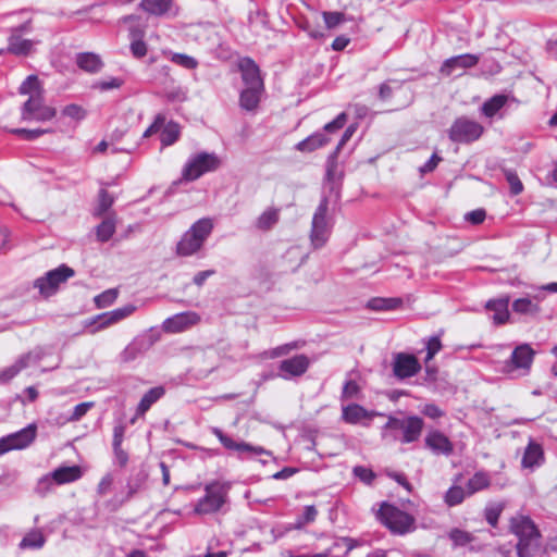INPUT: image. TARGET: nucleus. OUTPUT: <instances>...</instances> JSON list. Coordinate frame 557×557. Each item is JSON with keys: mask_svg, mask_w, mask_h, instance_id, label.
<instances>
[{"mask_svg": "<svg viewBox=\"0 0 557 557\" xmlns=\"http://www.w3.org/2000/svg\"><path fill=\"white\" fill-rule=\"evenodd\" d=\"M21 95H27L28 98H36L44 95L42 85L37 75H29L18 87Z\"/></svg>", "mask_w": 557, "mask_h": 557, "instance_id": "obj_32", "label": "nucleus"}, {"mask_svg": "<svg viewBox=\"0 0 557 557\" xmlns=\"http://www.w3.org/2000/svg\"><path fill=\"white\" fill-rule=\"evenodd\" d=\"M135 306L126 305L122 308H117L115 310L99 314L96 319V322L99 323L98 329H104L114 323L120 322L121 320L131 315L135 311Z\"/></svg>", "mask_w": 557, "mask_h": 557, "instance_id": "obj_23", "label": "nucleus"}, {"mask_svg": "<svg viewBox=\"0 0 557 557\" xmlns=\"http://www.w3.org/2000/svg\"><path fill=\"white\" fill-rule=\"evenodd\" d=\"M57 110L45 104L44 95L36 98H28L21 108V119L25 122H45L53 119Z\"/></svg>", "mask_w": 557, "mask_h": 557, "instance_id": "obj_11", "label": "nucleus"}, {"mask_svg": "<svg viewBox=\"0 0 557 557\" xmlns=\"http://www.w3.org/2000/svg\"><path fill=\"white\" fill-rule=\"evenodd\" d=\"M221 166V159L214 152H198L190 156L182 170V180L194 182Z\"/></svg>", "mask_w": 557, "mask_h": 557, "instance_id": "obj_6", "label": "nucleus"}, {"mask_svg": "<svg viewBox=\"0 0 557 557\" xmlns=\"http://www.w3.org/2000/svg\"><path fill=\"white\" fill-rule=\"evenodd\" d=\"M37 426L29 424L26 428L0 438V456L13 450L29 446L36 438Z\"/></svg>", "mask_w": 557, "mask_h": 557, "instance_id": "obj_13", "label": "nucleus"}, {"mask_svg": "<svg viewBox=\"0 0 557 557\" xmlns=\"http://www.w3.org/2000/svg\"><path fill=\"white\" fill-rule=\"evenodd\" d=\"M94 405L95 404L92 401H85V403H81V404L76 405L74 407L72 414L67 418V421L69 422L79 421L94 407Z\"/></svg>", "mask_w": 557, "mask_h": 557, "instance_id": "obj_53", "label": "nucleus"}, {"mask_svg": "<svg viewBox=\"0 0 557 557\" xmlns=\"http://www.w3.org/2000/svg\"><path fill=\"white\" fill-rule=\"evenodd\" d=\"M441 161L442 158L437 153H433L431 158L422 166H420V173L423 175L433 172Z\"/></svg>", "mask_w": 557, "mask_h": 557, "instance_id": "obj_61", "label": "nucleus"}, {"mask_svg": "<svg viewBox=\"0 0 557 557\" xmlns=\"http://www.w3.org/2000/svg\"><path fill=\"white\" fill-rule=\"evenodd\" d=\"M113 205V197L106 190L101 189L99 193V205L97 214H103Z\"/></svg>", "mask_w": 557, "mask_h": 557, "instance_id": "obj_56", "label": "nucleus"}, {"mask_svg": "<svg viewBox=\"0 0 557 557\" xmlns=\"http://www.w3.org/2000/svg\"><path fill=\"white\" fill-rule=\"evenodd\" d=\"M509 528L518 537V557H531L540 546L541 533L534 521L525 515L518 513L510 518Z\"/></svg>", "mask_w": 557, "mask_h": 557, "instance_id": "obj_1", "label": "nucleus"}, {"mask_svg": "<svg viewBox=\"0 0 557 557\" xmlns=\"http://www.w3.org/2000/svg\"><path fill=\"white\" fill-rule=\"evenodd\" d=\"M139 8L154 16L176 15L173 0H141Z\"/></svg>", "mask_w": 557, "mask_h": 557, "instance_id": "obj_22", "label": "nucleus"}, {"mask_svg": "<svg viewBox=\"0 0 557 557\" xmlns=\"http://www.w3.org/2000/svg\"><path fill=\"white\" fill-rule=\"evenodd\" d=\"M165 394V389L162 386H156L150 388L140 399L136 408V417L132 419V423L135 422L137 417H143L153 404L161 399Z\"/></svg>", "mask_w": 557, "mask_h": 557, "instance_id": "obj_26", "label": "nucleus"}, {"mask_svg": "<svg viewBox=\"0 0 557 557\" xmlns=\"http://www.w3.org/2000/svg\"><path fill=\"white\" fill-rule=\"evenodd\" d=\"M466 496H469L467 494V490H463L461 486L454 485L446 492L444 500L449 507H453L461 504Z\"/></svg>", "mask_w": 557, "mask_h": 557, "instance_id": "obj_40", "label": "nucleus"}, {"mask_svg": "<svg viewBox=\"0 0 557 557\" xmlns=\"http://www.w3.org/2000/svg\"><path fill=\"white\" fill-rule=\"evenodd\" d=\"M505 177H506L507 183L510 186V191L512 195L517 196L522 193L523 184L515 171L506 170Z\"/></svg>", "mask_w": 557, "mask_h": 557, "instance_id": "obj_48", "label": "nucleus"}, {"mask_svg": "<svg viewBox=\"0 0 557 557\" xmlns=\"http://www.w3.org/2000/svg\"><path fill=\"white\" fill-rule=\"evenodd\" d=\"M76 63L79 69L88 73H98L103 66L101 58L92 52L78 53Z\"/></svg>", "mask_w": 557, "mask_h": 557, "instance_id": "obj_28", "label": "nucleus"}, {"mask_svg": "<svg viewBox=\"0 0 557 557\" xmlns=\"http://www.w3.org/2000/svg\"><path fill=\"white\" fill-rule=\"evenodd\" d=\"M358 392H359V385L357 384V382H355L352 380L347 381L343 387L342 398L343 399L354 398L355 396H357Z\"/></svg>", "mask_w": 557, "mask_h": 557, "instance_id": "obj_59", "label": "nucleus"}, {"mask_svg": "<svg viewBox=\"0 0 557 557\" xmlns=\"http://www.w3.org/2000/svg\"><path fill=\"white\" fill-rule=\"evenodd\" d=\"M442 349V342L440 336H431L426 342V357L425 363L431 361L434 356Z\"/></svg>", "mask_w": 557, "mask_h": 557, "instance_id": "obj_54", "label": "nucleus"}, {"mask_svg": "<svg viewBox=\"0 0 557 557\" xmlns=\"http://www.w3.org/2000/svg\"><path fill=\"white\" fill-rule=\"evenodd\" d=\"M213 434L219 438L221 444L230 450H235L238 453V458H252L255 456L265 455L268 457L272 456L270 450L261 446H255L246 442H236L232 437L224 434L220 429L214 428Z\"/></svg>", "mask_w": 557, "mask_h": 557, "instance_id": "obj_12", "label": "nucleus"}, {"mask_svg": "<svg viewBox=\"0 0 557 557\" xmlns=\"http://www.w3.org/2000/svg\"><path fill=\"white\" fill-rule=\"evenodd\" d=\"M178 136L180 129L177 124L169 123L166 126L163 127L160 135L162 146L166 147L173 145L178 139Z\"/></svg>", "mask_w": 557, "mask_h": 557, "instance_id": "obj_41", "label": "nucleus"}, {"mask_svg": "<svg viewBox=\"0 0 557 557\" xmlns=\"http://www.w3.org/2000/svg\"><path fill=\"white\" fill-rule=\"evenodd\" d=\"M486 213L483 209H476L466 214V220L472 224H481L485 220Z\"/></svg>", "mask_w": 557, "mask_h": 557, "instance_id": "obj_63", "label": "nucleus"}, {"mask_svg": "<svg viewBox=\"0 0 557 557\" xmlns=\"http://www.w3.org/2000/svg\"><path fill=\"white\" fill-rule=\"evenodd\" d=\"M327 29H334L346 21L345 14L342 12H323L322 13Z\"/></svg>", "mask_w": 557, "mask_h": 557, "instance_id": "obj_45", "label": "nucleus"}, {"mask_svg": "<svg viewBox=\"0 0 557 557\" xmlns=\"http://www.w3.org/2000/svg\"><path fill=\"white\" fill-rule=\"evenodd\" d=\"M55 484H66L78 480L82 476V470L78 466L60 467L51 472Z\"/></svg>", "mask_w": 557, "mask_h": 557, "instance_id": "obj_31", "label": "nucleus"}, {"mask_svg": "<svg viewBox=\"0 0 557 557\" xmlns=\"http://www.w3.org/2000/svg\"><path fill=\"white\" fill-rule=\"evenodd\" d=\"M484 131L481 123L467 115H461L453 121L447 135L453 143L468 145L479 140Z\"/></svg>", "mask_w": 557, "mask_h": 557, "instance_id": "obj_7", "label": "nucleus"}, {"mask_svg": "<svg viewBox=\"0 0 557 557\" xmlns=\"http://www.w3.org/2000/svg\"><path fill=\"white\" fill-rule=\"evenodd\" d=\"M213 231V221L210 218H202L196 221L181 237L175 247L180 257L197 255L205 246Z\"/></svg>", "mask_w": 557, "mask_h": 557, "instance_id": "obj_2", "label": "nucleus"}, {"mask_svg": "<svg viewBox=\"0 0 557 557\" xmlns=\"http://www.w3.org/2000/svg\"><path fill=\"white\" fill-rule=\"evenodd\" d=\"M62 114L75 121H82L86 117L87 112L83 107L72 103L64 107Z\"/></svg>", "mask_w": 557, "mask_h": 557, "instance_id": "obj_49", "label": "nucleus"}, {"mask_svg": "<svg viewBox=\"0 0 557 557\" xmlns=\"http://www.w3.org/2000/svg\"><path fill=\"white\" fill-rule=\"evenodd\" d=\"M543 461V449L542 446L537 443L530 442L527 446L523 457H522V467L523 468H534L535 466H540Z\"/></svg>", "mask_w": 557, "mask_h": 557, "instance_id": "obj_30", "label": "nucleus"}, {"mask_svg": "<svg viewBox=\"0 0 557 557\" xmlns=\"http://www.w3.org/2000/svg\"><path fill=\"white\" fill-rule=\"evenodd\" d=\"M479 61L480 57L476 54L465 53L460 55H455L446 59L443 62L440 72L444 76H450L457 71H465L467 69L475 66L479 63Z\"/></svg>", "mask_w": 557, "mask_h": 557, "instance_id": "obj_18", "label": "nucleus"}, {"mask_svg": "<svg viewBox=\"0 0 557 557\" xmlns=\"http://www.w3.org/2000/svg\"><path fill=\"white\" fill-rule=\"evenodd\" d=\"M421 412L431 419H438L444 416V411L434 404H426Z\"/></svg>", "mask_w": 557, "mask_h": 557, "instance_id": "obj_62", "label": "nucleus"}, {"mask_svg": "<svg viewBox=\"0 0 557 557\" xmlns=\"http://www.w3.org/2000/svg\"><path fill=\"white\" fill-rule=\"evenodd\" d=\"M490 486V478L484 472H476L467 483V494L472 495Z\"/></svg>", "mask_w": 557, "mask_h": 557, "instance_id": "obj_37", "label": "nucleus"}, {"mask_svg": "<svg viewBox=\"0 0 557 557\" xmlns=\"http://www.w3.org/2000/svg\"><path fill=\"white\" fill-rule=\"evenodd\" d=\"M46 543L42 532L38 529L29 531L21 541L20 548L22 549H39Z\"/></svg>", "mask_w": 557, "mask_h": 557, "instance_id": "obj_34", "label": "nucleus"}, {"mask_svg": "<svg viewBox=\"0 0 557 557\" xmlns=\"http://www.w3.org/2000/svg\"><path fill=\"white\" fill-rule=\"evenodd\" d=\"M54 484L55 482L54 479L52 478V474H47L38 480L37 485L35 487V492L39 496L44 497L52 491Z\"/></svg>", "mask_w": 557, "mask_h": 557, "instance_id": "obj_47", "label": "nucleus"}, {"mask_svg": "<svg viewBox=\"0 0 557 557\" xmlns=\"http://www.w3.org/2000/svg\"><path fill=\"white\" fill-rule=\"evenodd\" d=\"M448 536L453 541L455 546H465V545L469 544L470 542H472V540H473V536L471 535V533L460 530V529H457V528L453 529L449 532Z\"/></svg>", "mask_w": 557, "mask_h": 557, "instance_id": "obj_43", "label": "nucleus"}, {"mask_svg": "<svg viewBox=\"0 0 557 557\" xmlns=\"http://www.w3.org/2000/svg\"><path fill=\"white\" fill-rule=\"evenodd\" d=\"M347 121L345 113L338 114L332 122L324 125L323 129L317 132L304 140L299 141L296 149L302 152H311L320 147L325 146L330 141L329 135L344 127Z\"/></svg>", "mask_w": 557, "mask_h": 557, "instance_id": "obj_8", "label": "nucleus"}, {"mask_svg": "<svg viewBox=\"0 0 557 557\" xmlns=\"http://www.w3.org/2000/svg\"><path fill=\"white\" fill-rule=\"evenodd\" d=\"M200 322L199 313L195 311H185L176 313L164 320L162 326L165 332L180 333Z\"/></svg>", "mask_w": 557, "mask_h": 557, "instance_id": "obj_17", "label": "nucleus"}, {"mask_svg": "<svg viewBox=\"0 0 557 557\" xmlns=\"http://www.w3.org/2000/svg\"><path fill=\"white\" fill-rule=\"evenodd\" d=\"M165 117L161 114L157 115L154 122L144 132L143 137L148 138L158 133L164 125Z\"/></svg>", "mask_w": 557, "mask_h": 557, "instance_id": "obj_60", "label": "nucleus"}, {"mask_svg": "<svg viewBox=\"0 0 557 557\" xmlns=\"http://www.w3.org/2000/svg\"><path fill=\"white\" fill-rule=\"evenodd\" d=\"M400 87V84L396 81H387L379 87V98L383 101L389 99L393 95L394 89Z\"/></svg>", "mask_w": 557, "mask_h": 557, "instance_id": "obj_55", "label": "nucleus"}, {"mask_svg": "<svg viewBox=\"0 0 557 557\" xmlns=\"http://www.w3.org/2000/svg\"><path fill=\"white\" fill-rule=\"evenodd\" d=\"M425 447L435 455L448 456L454 450V445L450 440L442 432L434 430L425 436Z\"/></svg>", "mask_w": 557, "mask_h": 557, "instance_id": "obj_21", "label": "nucleus"}, {"mask_svg": "<svg viewBox=\"0 0 557 557\" xmlns=\"http://www.w3.org/2000/svg\"><path fill=\"white\" fill-rule=\"evenodd\" d=\"M421 370L419 360L410 354L398 352L394 356L393 373L399 379H408L414 376Z\"/></svg>", "mask_w": 557, "mask_h": 557, "instance_id": "obj_15", "label": "nucleus"}, {"mask_svg": "<svg viewBox=\"0 0 557 557\" xmlns=\"http://www.w3.org/2000/svg\"><path fill=\"white\" fill-rule=\"evenodd\" d=\"M144 32L137 28H131V51L136 58H143L147 54V46L143 40Z\"/></svg>", "mask_w": 557, "mask_h": 557, "instance_id": "obj_36", "label": "nucleus"}, {"mask_svg": "<svg viewBox=\"0 0 557 557\" xmlns=\"http://www.w3.org/2000/svg\"><path fill=\"white\" fill-rule=\"evenodd\" d=\"M123 84V81L117 77H111L109 79L99 81L96 83L95 87L99 90L106 91L110 89L120 88Z\"/></svg>", "mask_w": 557, "mask_h": 557, "instance_id": "obj_58", "label": "nucleus"}, {"mask_svg": "<svg viewBox=\"0 0 557 557\" xmlns=\"http://www.w3.org/2000/svg\"><path fill=\"white\" fill-rule=\"evenodd\" d=\"M508 96L495 95L483 102V104L480 108V112L483 116L490 120H493L496 116L502 119L503 114L500 113V111L506 106Z\"/></svg>", "mask_w": 557, "mask_h": 557, "instance_id": "obj_25", "label": "nucleus"}, {"mask_svg": "<svg viewBox=\"0 0 557 557\" xmlns=\"http://www.w3.org/2000/svg\"><path fill=\"white\" fill-rule=\"evenodd\" d=\"M376 517L393 534L404 535L414 530V518L388 503L381 505Z\"/></svg>", "mask_w": 557, "mask_h": 557, "instance_id": "obj_5", "label": "nucleus"}, {"mask_svg": "<svg viewBox=\"0 0 557 557\" xmlns=\"http://www.w3.org/2000/svg\"><path fill=\"white\" fill-rule=\"evenodd\" d=\"M352 473L356 478H358L361 482H363L367 485H371L375 479V473L371 469L362 466H356L352 469Z\"/></svg>", "mask_w": 557, "mask_h": 557, "instance_id": "obj_52", "label": "nucleus"}, {"mask_svg": "<svg viewBox=\"0 0 557 557\" xmlns=\"http://www.w3.org/2000/svg\"><path fill=\"white\" fill-rule=\"evenodd\" d=\"M339 151L335 149L327 158L326 161V178L333 181L337 173V154Z\"/></svg>", "mask_w": 557, "mask_h": 557, "instance_id": "obj_57", "label": "nucleus"}, {"mask_svg": "<svg viewBox=\"0 0 557 557\" xmlns=\"http://www.w3.org/2000/svg\"><path fill=\"white\" fill-rule=\"evenodd\" d=\"M506 504L504 502L491 503L484 509V517L487 523L495 528L498 523V519L504 511Z\"/></svg>", "mask_w": 557, "mask_h": 557, "instance_id": "obj_39", "label": "nucleus"}, {"mask_svg": "<svg viewBox=\"0 0 557 557\" xmlns=\"http://www.w3.org/2000/svg\"><path fill=\"white\" fill-rule=\"evenodd\" d=\"M512 310L520 314L535 315L540 312V307L530 298H519L512 302Z\"/></svg>", "mask_w": 557, "mask_h": 557, "instance_id": "obj_38", "label": "nucleus"}, {"mask_svg": "<svg viewBox=\"0 0 557 557\" xmlns=\"http://www.w3.org/2000/svg\"><path fill=\"white\" fill-rule=\"evenodd\" d=\"M238 69L245 87L264 88L263 81L260 76V69L250 58L239 60Z\"/></svg>", "mask_w": 557, "mask_h": 557, "instance_id": "obj_19", "label": "nucleus"}, {"mask_svg": "<svg viewBox=\"0 0 557 557\" xmlns=\"http://www.w3.org/2000/svg\"><path fill=\"white\" fill-rule=\"evenodd\" d=\"M29 29V22H26L21 26L13 28L11 36L9 37V46L5 51L16 55H26L27 53H29L33 47V42L28 39H23L20 36V33L28 32Z\"/></svg>", "mask_w": 557, "mask_h": 557, "instance_id": "obj_20", "label": "nucleus"}, {"mask_svg": "<svg viewBox=\"0 0 557 557\" xmlns=\"http://www.w3.org/2000/svg\"><path fill=\"white\" fill-rule=\"evenodd\" d=\"M400 304V300L397 298H374L370 300L369 306L374 310H388L394 309Z\"/></svg>", "mask_w": 557, "mask_h": 557, "instance_id": "obj_46", "label": "nucleus"}, {"mask_svg": "<svg viewBox=\"0 0 557 557\" xmlns=\"http://www.w3.org/2000/svg\"><path fill=\"white\" fill-rule=\"evenodd\" d=\"M171 61L187 70H194L198 66V61L195 58L184 53H172Z\"/></svg>", "mask_w": 557, "mask_h": 557, "instance_id": "obj_44", "label": "nucleus"}, {"mask_svg": "<svg viewBox=\"0 0 557 557\" xmlns=\"http://www.w3.org/2000/svg\"><path fill=\"white\" fill-rule=\"evenodd\" d=\"M424 421L418 416H409L406 418L388 417L384 425V430L393 431V438L403 444L417 442L423 431Z\"/></svg>", "mask_w": 557, "mask_h": 557, "instance_id": "obj_3", "label": "nucleus"}, {"mask_svg": "<svg viewBox=\"0 0 557 557\" xmlns=\"http://www.w3.org/2000/svg\"><path fill=\"white\" fill-rule=\"evenodd\" d=\"M278 219L280 210L269 208L258 216L256 227L260 231H269L278 222Z\"/></svg>", "mask_w": 557, "mask_h": 557, "instance_id": "obj_33", "label": "nucleus"}, {"mask_svg": "<svg viewBox=\"0 0 557 557\" xmlns=\"http://www.w3.org/2000/svg\"><path fill=\"white\" fill-rule=\"evenodd\" d=\"M115 232L113 220L107 219L97 226V237L100 242H108Z\"/></svg>", "mask_w": 557, "mask_h": 557, "instance_id": "obj_42", "label": "nucleus"}, {"mask_svg": "<svg viewBox=\"0 0 557 557\" xmlns=\"http://www.w3.org/2000/svg\"><path fill=\"white\" fill-rule=\"evenodd\" d=\"M75 274L74 270L66 264H61L57 269L47 272L44 276L38 277L34 282V287L38 288L44 297L54 295L62 283Z\"/></svg>", "mask_w": 557, "mask_h": 557, "instance_id": "obj_9", "label": "nucleus"}, {"mask_svg": "<svg viewBox=\"0 0 557 557\" xmlns=\"http://www.w3.org/2000/svg\"><path fill=\"white\" fill-rule=\"evenodd\" d=\"M47 351L42 347H37L34 350L21 356L14 364L0 371V382L5 383L16 376L23 369L29 366L37 364Z\"/></svg>", "mask_w": 557, "mask_h": 557, "instance_id": "obj_14", "label": "nucleus"}, {"mask_svg": "<svg viewBox=\"0 0 557 557\" xmlns=\"http://www.w3.org/2000/svg\"><path fill=\"white\" fill-rule=\"evenodd\" d=\"M116 297V289H108L101 293L100 295L96 296L95 302L98 308H106L112 305L115 301Z\"/></svg>", "mask_w": 557, "mask_h": 557, "instance_id": "obj_50", "label": "nucleus"}, {"mask_svg": "<svg viewBox=\"0 0 557 557\" xmlns=\"http://www.w3.org/2000/svg\"><path fill=\"white\" fill-rule=\"evenodd\" d=\"M533 356L534 350L528 344L516 347L511 354L512 368L528 371L532 364Z\"/></svg>", "mask_w": 557, "mask_h": 557, "instance_id": "obj_24", "label": "nucleus"}, {"mask_svg": "<svg viewBox=\"0 0 557 557\" xmlns=\"http://www.w3.org/2000/svg\"><path fill=\"white\" fill-rule=\"evenodd\" d=\"M139 352L140 349L138 347V343L134 342L124 349V351L122 352V359L123 361L134 360Z\"/></svg>", "mask_w": 557, "mask_h": 557, "instance_id": "obj_64", "label": "nucleus"}, {"mask_svg": "<svg viewBox=\"0 0 557 557\" xmlns=\"http://www.w3.org/2000/svg\"><path fill=\"white\" fill-rule=\"evenodd\" d=\"M508 305L509 297H502L488 300L485 308L494 312L493 320L496 324H503L509 318Z\"/></svg>", "mask_w": 557, "mask_h": 557, "instance_id": "obj_27", "label": "nucleus"}, {"mask_svg": "<svg viewBox=\"0 0 557 557\" xmlns=\"http://www.w3.org/2000/svg\"><path fill=\"white\" fill-rule=\"evenodd\" d=\"M264 88L245 87L239 96L240 108L246 111H253L259 102Z\"/></svg>", "mask_w": 557, "mask_h": 557, "instance_id": "obj_29", "label": "nucleus"}, {"mask_svg": "<svg viewBox=\"0 0 557 557\" xmlns=\"http://www.w3.org/2000/svg\"><path fill=\"white\" fill-rule=\"evenodd\" d=\"M231 484L228 482L213 481L205 485V495L195 505L194 511L198 515H209L219 511L227 502Z\"/></svg>", "mask_w": 557, "mask_h": 557, "instance_id": "obj_4", "label": "nucleus"}, {"mask_svg": "<svg viewBox=\"0 0 557 557\" xmlns=\"http://www.w3.org/2000/svg\"><path fill=\"white\" fill-rule=\"evenodd\" d=\"M368 417V411L360 405L351 404L343 408V419L347 423L356 424Z\"/></svg>", "mask_w": 557, "mask_h": 557, "instance_id": "obj_35", "label": "nucleus"}, {"mask_svg": "<svg viewBox=\"0 0 557 557\" xmlns=\"http://www.w3.org/2000/svg\"><path fill=\"white\" fill-rule=\"evenodd\" d=\"M309 366L310 360L306 355H296L280 362L278 376L284 380L299 377L307 372Z\"/></svg>", "mask_w": 557, "mask_h": 557, "instance_id": "obj_16", "label": "nucleus"}, {"mask_svg": "<svg viewBox=\"0 0 557 557\" xmlns=\"http://www.w3.org/2000/svg\"><path fill=\"white\" fill-rule=\"evenodd\" d=\"M49 129L36 128V129H27V128H14L11 133L21 136L25 140H35L41 135L49 133Z\"/></svg>", "mask_w": 557, "mask_h": 557, "instance_id": "obj_51", "label": "nucleus"}, {"mask_svg": "<svg viewBox=\"0 0 557 557\" xmlns=\"http://www.w3.org/2000/svg\"><path fill=\"white\" fill-rule=\"evenodd\" d=\"M327 209V199L324 198L319 203L312 218L310 240L315 249L325 245L331 233V226L326 218Z\"/></svg>", "mask_w": 557, "mask_h": 557, "instance_id": "obj_10", "label": "nucleus"}]
</instances>
